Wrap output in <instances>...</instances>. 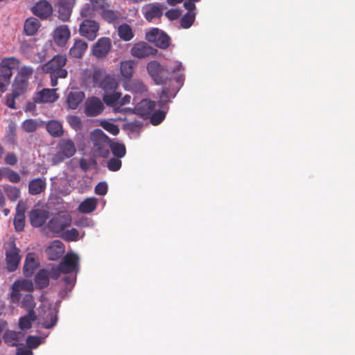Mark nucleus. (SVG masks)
Returning a JSON list of instances; mask_svg holds the SVG:
<instances>
[{"label": "nucleus", "instance_id": "f257e3e1", "mask_svg": "<svg viewBox=\"0 0 355 355\" xmlns=\"http://www.w3.org/2000/svg\"><path fill=\"white\" fill-rule=\"evenodd\" d=\"M147 71L151 78L157 85H163L166 83L168 76L177 73L175 81L181 87L184 83V74L182 64L180 62L175 61L173 66L170 68L163 67L156 60L150 61L148 63Z\"/></svg>", "mask_w": 355, "mask_h": 355}, {"label": "nucleus", "instance_id": "f03ea898", "mask_svg": "<svg viewBox=\"0 0 355 355\" xmlns=\"http://www.w3.org/2000/svg\"><path fill=\"white\" fill-rule=\"evenodd\" d=\"M67 62L65 55H56L44 64V70L49 73L52 87L58 85V78H65L67 76V70L64 69Z\"/></svg>", "mask_w": 355, "mask_h": 355}, {"label": "nucleus", "instance_id": "7ed1b4c3", "mask_svg": "<svg viewBox=\"0 0 355 355\" xmlns=\"http://www.w3.org/2000/svg\"><path fill=\"white\" fill-rule=\"evenodd\" d=\"M94 87L102 89L105 93L114 92L118 87L115 78L107 73L105 69H95L92 74Z\"/></svg>", "mask_w": 355, "mask_h": 355}, {"label": "nucleus", "instance_id": "20e7f679", "mask_svg": "<svg viewBox=\"0 0 355 355\" xmlns=\"http://www.w3.org/2000/svg\"><path fill=\"white\" fill-rule=\"evenodd\" d=\"M76 152L74 142L69 139H62L56 146V153L53 155L51 162L53 165H57L65 159L73 157Z\"/></svg>", "mask_w": 355, "mask_h": 355}, {"label": "nucleus", "instance_id": "39448f33", "mask_svg": "<svg viewBox=\"0 0 355 355\" xmlns=\"http://www.w3.org/2000/svg\"><path fill=\"white\" fill-rule=\"evenodd\" d=\"M14 57L4 58L0 62V95L6 91L12 75V68L18 64Z\"/></svg>", "mask_w": 355, "mask_h": 355}, {"label": "nucleus", "instance_id": "423d86ee", "mask_svg": "<svg viewBox=\"0 0 355 355\" xmlns=\"http://www.w3.org/2000/svg\"><path fill=\"white\" fill-rule=\"evenodd\" d=\"M6 268L9 272L15 271L21 261L20 250L16 246L15 241L4 244Z\"/></svg>", "mask_w": 355, "mask_h": 355}, {"label": "nucleus", "instance_id": "0eeeda50", "mask_svg": "<svg viewBox=\"0 0 355 355\" xmlns=\"http://www.w3.org/2000/svg\"><path fill=\"white\" fill-rule=\"evenodd\" d=\"M96 151L99 156L107 157L110 154V139L101 129H96L91 135Z\"/></svg>", "mask_w": 355, "mask_h": 355}, {"label": "nucleus", "instance_id": "6e6552de", "mask_svg": "<svg viewBox=\"0 0 355 355\" xmlns=\"http://www.w3.org/2000/svg\"><path fill=\"white\" fill-rule=\"evenodd\" d=\"M33 73V69L31 67H23L21 68L12 84V91L15 92V96H21L27 91L28 80Z\"/></svg>", "mask_w": 355, "mask_h": 355}, {"label": "nucleus", "instance_id": "1a4fd4ad", "mask_svg": "<svg viewBox=\"0 0 355 355\" xmlns=\"http://www.w3.org/2000/svg\"><path fill=\"white\" fill-rule=\"evenodd\" d=\"M71 224V217L64 213L53 216L48 222L46 227L53 233L62 234L64 230Z\"/></svg>", "mask_w": 355, "mask_h": 355}, {"label": "nucleus", "instance_id": "9d476101", "mask_svg": "<svg viewBox=\"0 0 355 355\" xmlns=\"http://www.w3.org/2000/svg\"><path fill=\"white\" fill-rule=\"evenodd\" d=\"M99 30L98 24L94 20L85 19L80 25L79 32L80 35L90 41L96 39Z\"/></svg>", "mask_w": 355, "mask_h": 355}, {"label": "nucleus", "instance_id": "9b49d317", "mask_svg": "<svg viewBox=\"0 0 355 355\" xmlns=\"http://www.w3.org/2000/svg\"><path fill=\"white\" fill-rule=\"evenodd\" d=\"M79 257L73 252H68L59 263L62 273L69 274L78 270Z\"/></svg>", "mask_w": 355, "mask_h": 355}, {"label": "nucleus", "instance_id": "f8f14e48", "mask_svg": "<svg viewBox=\"0 0 355 355\" xmlns=\"http://www.w3.org/2000/svg\"><path fill=\"white\" fill-rule=\"evenodd\" d=\"M76 3V0H57L56 8L59 19L63 21H68Z\"/></svg>", "mask_w": 355, "mask_h": 355}, {"label": "nucleus", "instance_id": "ddd939ff", "mask_svg": "<svg viewBox=\"0 0 355 355\" xmlns=\"http://www.w3.org/2000/svg\"><path fill=\"white\" fill-rule=\"evenodd\" d=\"M112 48V42L109 37H101L92 46V54L96 58H102L108 54Z\"/></svg>", "mask_w": 355, "mask_h": 355}, {"label": "nucleus", "instance_id": "4468645a", "mask_svg": "<svg viewBox=\"0 0 355 355\" xmlns=\"http://www.w3.org/2000/svg\"><path fill=\"white\" fill-rule=\"evenodd\" d=\"M103 109V104L98 97L92 96L85 101V113L87 116H96L100 114Z\"/></svg>", "mask_w": 355, "mask_h": 355}, {"label": "nucleus", "instance_id": "2eb2a0df", "mask_svg": "<svg viewBox=\"0 0 355 355\" xmlns=\"http://www.w3.org/2000/svg\"><path fill=\"white\" fill-rule=\"evenodd\" d=\"M157 50L146 42H142L135 44L131 49V55L137 58H144L156 53Z\"/></svg>", "mask_w": 355, "mask_h": 355}, {"label": "nucleus", "instance_id": "dca6fc26", "mask_svg": "<svg viewBox=\"0 0 355 355\" xmlns=\"http://www.w3.org/2000/svg\"><path fill=\"white\" fill-rule=\"evenodd\" d=\"M33 13L42 19H47L53 12V7L47 0H40L32 8Z\"/></svg>", "mask_w": 355, "mask_h": 355}, {"label": "nucleus", "instance_id": "f3484780", "mask_svg": "<svg viewBox=\"0 0 355 355\" xmlns=\"http://www.w3.org/2000/svg\"><path fill=\"white\" fill-rule=\"evenodd\" d=\"M31 225L34 227L42 226L49 218V211L44 209H35L28 213Z\"/></svg>", "mask_w": 355, "mask_h": 355}, {"label": "nucleus", "instance_id": "a211bd4d", "mask_svg": "<svg viewBox=\"0 0 355 355\" xmlns=\"http://www.w3.org/2000/svg\"><path fill=\"white\" fill-rule=\"evenodd\" d=\"M24 337V334L21 331H15L14 330L7 329L3 335V340L8 347H18L22 343H21Z\"/></svg>", "mask_w": 355, "mask_h": 355}, {"label": "nucleus", "instance_id": "6ab92c4d", "mask_svg": "<svg viewBox=\"0 0 355 355\" xmlns=\"http://www.w3.org/2000/svg\"><path fill=\"white\" fill-rule=\"evenodd\" d=\"M58 98L55 89H43L38 92L35 97L34 102L36 103H54Z\"/></svg>", "mask_w": 355, "mask_h": 355}, {"label": "nucleus", "instance_id": "aec40b11", "mask_svg": "<svg viewBox=\"0 0 355 355\" xmlns=\"http://www.w3.org/2000/svg\"><path fill=\"white\" fill-rule=\"evenodd\" d=\"M155 102L144 99L135 106V112L144 119H148L155 109Z\"/></svg>", "mask_w": 355, "mask_h": 355}, {"label": "nucleus", "instance_id": "412c9836", "mask_svg": "<svg viewBox=\"0 0 355 355\" xmlns=\"http://www.w3.org/2000/svg\"><path fill=\"white\" fill-rule=\"evenodd\" d=\"M64 252V245L62 242L59 240L53 241L46 250L48 259L51 261L58 259L62 257Z\"/></svg>", "mask_w": 355, "mask_h": 355}, {"label": "nucleus", "instance_id": "4be33fe9", "mask_svg": "<svg viewBox=\"0 0 355 355\" xmlns=\"http://www.w3.org/2000/svg\"><path fill=\"white\" fill-rule=\"evenodd\" d=\"M71 32L67 25H61L54 31L53 39L58 46H64L69 39Z\"/></svg>", "mask_w": 355, "mask_h": 355}, {"label": "nucleus", "instance_id": "5701e85b", "mask_svg": "<svg viewBox=\"0 0 355 355\" xmlns=\"http://www.w3.org/2000/svg\"><path fill=\"white\" fill-rule=\"evenodd\" d=\"M39 267V263L35 259L33 253H28L23 267L24 275L26 277H31Z\"/></svg>", "mask_w": 355, "mask_h": 355}, {"label": "nucleus", "instance_id": "b1692460", "mask_svg": "<svg viewBox=\"0 0 355 355\" xmlns=\"http://www.w3.org/2000/svg\"><path fill=\"white\" fill-rule=\"evenodd\" d=\"M144 14L146 19L150 22L154 19L160 18L162 16V8L159 4H149L144 8Z\"/></svg>", "mask_w": 355, "mask_h": 355}, {"label": "nucleus", "instance_id": "393cba45", "mask_svg": "<svg viewBox=\"0 0 355 355\" xmlns=\"http://www.w3.org/2000/svg\"><path fill=\"white\" fill-rule=\"evenodd\" d=\"M46 187L45 178H35L28 183V192L31 195L35 196L44 192Z\"/></svg>", "mask_w": 355, "mask_h": 355}, {"label": "nucleus", "instance_id": "a878e982", "mask_svg": "<svg viewBox=\"0 0 355 355\" xmlns=\"http://www.w3.org/2000/svg\"><path fill=\"white\" fill-rule=\"evenodd\" d=\"M88 48V44L83 40H75L73 45L69 49V55L72 58H81Z\"/></svg>", "mask_w": 355, "mask_h": 355}, {"label": "nucleus", "instance_id": "bb28decb", "mask_svg": "<svg viewBox=\"0 0 355 355\" xmlns=\"http://www.w3.org/2000/svg\"><path fill=\"white\" fill-rule=\"evenodd\" d=\"M50 272L47 269L40 270L35 276L34 281L36 288L43 289L49 284Z\"/></svg>", "mask_w": 355, "mask_h": 355}, {"label": "nucleus", "instance_id": "cd10ccee", "mask_svg": "<svg viewBox=\"0 0 355 355\" xmlns=\"http://www.w3.org/2000/svg\"><path fill=\"white\" fill-rule=\"evenodd\" d=\"M120 73L124 80H129L135 72L136 63L133 60H125L120 62Z\"/></svg>", "mask_w": 355, "mask_h": 355}, {"label": "nucleus", "instance_id": "c85d7f7f", "mask_svg": "<svg viewBox=\"0 0 355 355\" xmlns=\"http://www.w3.org/2000/svg\"><path fill=\"white\" fill-rule=\"evenodd\" d=\"M85 93L81 91L71 92L67 96V103L70 109H76L85 98Z\"/></svg>", "mask_w": 355, "mask_h": 355}, {"label": "nucleus", "instance_id": "c756f323", "mask_svg": "<svg viewBox=\"0 0 355 355\" xmlns=\"http://www.w3.org/2000/svg\"><path fill=\"white\" fill-rule=\"evenodd\" d=\"M40 27L39 20L35 17H29L26 19L24 25V31L26 35H34Z\"/></svg>", "mask_w": 355, "mask_h": 355}, {"label": "nucleus", "instance_id": "7c9ffc66", "mask_svg": "<svg viewBox=\"0 0 355 355\" xmlns=\"http://www.w3.org/2000/svg\"><path fill=\"white\" fill-rule=\"evenodd\" d=\"M47 132L53 137H61L64 135L62 125L58 121H50L46 124Z\"/></svg>", "mask_w": 355, "mask_h": 355}, {"label": "nucleus", "instance_id": "2f4dec72", "mask_svg": "<svg viewBox=\"0 0 355 355\" xmlns=\"http://www.w3.org/2000/svg\"><path fill=\"white\" fill-rule=\"evenodd\" d=\"M178 90L179 88L176 90H174L164 87L162 89L161 94H159L158 105L161 107H163L164 105H166L168 102H170L171 98H174L176 96Z\"/></svg>", "mask_w": 355, "mask_h": 355}, {"label": "nucleus", "instance_id": "473e14b6", "mask_svg": "<svg viewBox=\"0 0 355 355\" xmlns=\"http://www.w3.org/2000/svg\"><path fill=\"white\" fill-rule=\"evenodd\" d=\"M97 206V200L95 198H88L80 203L78 210L83 214H89L94 211Z\"/></svg>", "mask_w": 355, "mask_h": 355}, {"label": "nucleus", "instance_id": "72a5a7b5", "mask_svg": "<svg viewBox=\"0 0 355 355\" xmlns=\"http://www.w3.org/2000/svg\"><path fill=\"white\" fill-rule=\"evenodd\" d=\"M37 315L35 313H28L25 316L21 317L19 320V327L24 331L31 328L32 322L35 321Z\"/></svg>", "mask_w": 355, "mask_h": 355}, {"label": "nucleus", "instance_id": "f704fd0d", "mask_svg": "<svg viewBox=\"0 0 355 355\" xmlns=\"http://www.w3.org/2000/svg\"><path fill=\"white\" fill-rule=\"evenodd\" d=\"M119 37L123 41L128 42L134 37L132 28L127 24H123L117 29Z\"/></svg>", "mask_w": 355, "mask_h": 355}, {"label": "nucleus", "instance_id": "c9c22d12", "mask_svg": "<svg viewBox=\"0 0 355 355\" xmlns=\"http://www.w3.org/2000/svg\"><path fill=\"white\" fill-rule=\"evenodd\" d=\"M3 191L8 198L12 201L15 202L20 197V190L16 187L6 184L3 186Z\"/></svg>", "mask_w": 355, "mask_h": 355}, {"label": "nucleus", "instance_id": "e433bc0d", "mask_svg": "<svg viewBox=\"0 0 355 355\" xmlns=\"http://www.w3.org/2000/svg\"><path fill=\"white\" fill-rule=\"evenodd\" d=\"M40 125V123L37 120L28 119L21 123V128L24 132L31 133L36 131Z\"/></svg>", "mask_w": 355, "mask_h": 355}, {"label": "nucleus", "instance_id": "4c0bfd02", "mask_svg": "<svg viewBox=\"0 0 355 355\" xmlns=\"http://www.w3.org/2000/svg\"><path fill=\"white\" fill-rule=\"evenodd\" d=\"M129 90L135 94H144L147 92V86L141 80L135 79L128 85Z\"/></svg>", "mask_w": 355, "mask_h": 355}, {"label": "nucleus", "instance_id": "58836bf2", "mask_svg": "<svg viewBox=\"0 0 355 355\" xmlns=\"http://www.w3.org/2000/svg\"><path fill=\"white\" fill-rule=\"evenodd\" d=\"M121 93L112 92L105 93L103 97L104 103L108 106H114L121 98Z\"/></svg>", "mask_w": 355, "mask_h": 355}, {"label": "nucleus", "instance_id": "ea45409f", "mask_svg": "<svg viewBox=\"0 0 355 355\" xmlns=\"http://www.w3.org/2000/svg\"><path fill=\"white\" fill-rule=\"evenodd\" d=\"M121 14L118 11L105 10L102 12L101 16L108 23H116L120 18Z\"/></svg>", "mask_w": 355, "mask_h": 355}, {"label": "nucleus", "instance_id": "a19ab883", "mask_svg": "<svg viewBox=\"0 0 355 355\" xmlns=\"http://www.w3.org/2000/svg\"><path fill=\"white\" fill-rule=\"evenodd\" d=\"M61 237L66 241H77L79 239V232L76 228L67 230L62 232Z\"/></svg>", "mask_w": 355, "mask_h": 355}, {"label": "nucleus", "instance_id": "79ce46f5", "mask_svg": "<svg viewBox=\"0 0 355 355\" xmlns=\"http://www.w3.org/2000/svg\"><path fill=\"white\" fill-rule=\"evenodd\" d=\"M21 306L28 311V313H35L34 308L35 302L34 297L31 294H26L21 301Z\"/></svg>", "mask_w": 355, "mask_h": 355}, {"label": "nucleus", "instance_id": "37998d69", "mask_svg": "<svg viewBox=\"0 0 355 355\" xmlns=\"http://www.w3.org/2000/svg\"><path fill=\"white\" fill-rule=\"evenodd\" d=\"M195 20V13L188 12L180 19V24L183 28H189L193 24Z\"/></svg>", "mask_w": 355, "mask_h": 355}, {"label": "nucleus", "instance_id": "c03bdc74", "mask_svg": "<svg viewBox=\"0 0 355 355\" xmlns=\"http://www.w3.org/2000/svg\"><path fill=\"white\" fill-rule=\"evenodd\" d=\"M166 117V112L164 110L153 111L150 116V121L154 125H159Z\"/></svg>", "mask_w": 355, "mask_h": 355}, {"label": "nucleus", "instance_id": "a18cd8bd", "mask_svg": "<svg viewBox=\"0 0 355 355\" xmlns=\"http://www.w3.org/2000/svg\"><path fill=\"white\" fill-rule=\"evenodd\" d=\"M110 148L113 155L116 157L122 158L125 155V146L122 144L114 143L112 145H110Z\"/></svg>", "mask_w": 355, "mask_h": 355}, {"label": "nucleus", "instance_id": "49530a36", "mask_svg": "<svg viewBox=\"0 0 355 355\" xmlns=\"http://www.w3.org/2000/svg\"><path fill=\"white\" fill-rule=\"evenodd\" d=\"M3 176H5L10 182L18 183L21 180V177L18 173L9 168H3Z\"/></svg>", "mask_w": 355, "mask_h": 355}, {"label": "nucleus", "instance_id": "de8ad7c7", "mask_svg": "<svg viewBox=\"0 0 355 355\" xmlns=\"http://www.w3.org/2000/svg\"><path fill=\"white\" fill-rule=\"evenodd\" d=\"M169 37L166 34L162 33L159 35L155 43L157 47L164 49L169 46Z\"/></svg>", "mask_w": 355, "mask_h": 355}, {"label": "nucleus", "instance_id": "09e8293b", "mask_svg": "<svg viewBox=\"0 0 355 355\" xmlns=\"http://www.w3.org/2000/svg\"><path fill=\"white\" fill-rule=\"evenodd\" d=\"M13 224L16 232H22L25 227V215L15 214Z\"/></svg>", "mask_w": 355, "mask_h": 355}, {"label": "nucleus", "instance_id": "8fccbe9b", "mask_svg": "<svg viewBox=\"0 0 355 355\" xmlns=\"http://www.w3.org/2000/svg\"><path fill=\"white\" fill-rule=\"evenodd\" d=\"M67 122L69 125L75 130H80L83 128V123L80 119L75 115H71L67 117Z\"/></svg>", "mask_w": 355, "mask_h": 355}, {"label": "nucleus", "instance_id": "3c124183", "mask_svg": "<svg viewBox=\"0 0 355 355\" xmlns=\"http://www.w3.org/2000/svg\"><path fill=\"white\" fill-rule=\"evenodd\" d=\"M93 10L102 13L109 6L106 0H90Z\"/></svg>", "mask_w": 355, "mask_h": 355}, {"label": "nucleus", "instance_id": "603ef678", "mask_svg": "<svg viewBox=\"0 0 355 355\" xmlns=\"http://www.w3.org/2000/svg\"><path fill=\"white\" fill-rule=\"evenodd\" d=\"M21 289L18 286V284L14 282L12 286V292L10 293V300L12 303H18L21 297Z\"/></svg>", "mask_w": 355, "mask_h": 355}, {"label": "nucleus", "instance_id": "864d4df0", "mask_svg": "<svg viewBox=\"0 0 355 355\" xmlns=\"http://www.w3.org/2000/svg\"><path fill=\"white\" fill-rule=\"evenodd\" d=\"M76 277L66 276L63 278V281L64 282V288L61 291L64 294L67 293V292L71 291L73 288L75 282H76Z\"/></svg>", "mask_w": 355, "mask_h": 355}, {"label": "nucleus", "instance_id": "5fc2aeb1", "mask_svg": "<svg viewBox=\"0 0 355 355\" xmlns=\"http://www.w3.org/2000/svg\"><path fill=\"white\" fill-rule=\"evenodd\" d=\"M26 345L30 349L37 348L41 343V338L37 336H28L26 340Z\"/></svg>", "mask_w": 355, "mask_h": 355}, {"label": "nucleus", "instance_id": "6e6d98bb", "mask_svg": "<svg viewBox=\"0 0 355 355\" xmlns=\"http://www.w3.org/2000/svg\"><path fill=\"white\" fill-rule=\"evenodd\" d=\"M101 125L105 130H107L113 135H117L119 132V127L113 123L103 121L101 123Z\"/></svg>", "mask_w": 355, "mask_h": 355}, {"label": "nucleus", "instance_id": "4d7b16f0", "mask_svg": "<svg viewBox=\"0 0 355 355\" xmlns=\"http://www.w3.org/2000/svg\"><path fill=\"white\" fill-rule=\"evenodd\" d=\"M15 282L18 284V286L19 287L21 291H27L30 292L33 291V284L31 280H17Z\"/></svg>", "mask_w": 355, "mask_h": 355}, {"label": "nucleus", "instance_id": "13d9d810", "mask_svg": "<svg viewBox=\"0 0 355 355\" xmlns=\"http://www.w3.org/2000/svg\"><path fill=\"white\" fill-rule=\"evenodd\" d=\"M107 168L111 171H117L121 167V161L118 157H114L107 162Z\"/></svg>", "mask_w": 355, "mask_h": 355}, {"label": "nucleus", "instance_id": "bf43d9fd", "mask_svg": "<svg viewBox=\"0 0 355 355\" xmlns=\"http://www.w3.org/2000/svg\"><path fill=\"white\" fill-rule=\"evenodd\" d=\"M15 92L12 91L11 94H8L6 96V105L11 108V109H16L15 106V98H17L19 96H15Z\"/></svg>", "mask_w": 355, "mask_h": 355}, {"label": "nucleus", "instance_id": "052dcab7", "mask_svg": "<svg viewBox=\"0 0 355 355\" xmlns=\"http://www.w3.org/2000/svg\"><path fill=\"white\" fill-rule=\"evenodd\" d=\"M94 191L98 195L105 196L107 192V185L105 182H99L95 187Z\"/></svg>", "mask_w": 355, "mask_h": 355}, {"label": "nucleus", "instance_id": "680f3d73", "mask_svg": "<svg viewBox=\"0 0 355 355\" xmlns=\"http://www.w3.org/2000/svg\"><path fill=\"white\" fill-rule=\"evenodd\" d=\"M94 11L95 10H93L92 6H90L89 3H85L80 10V15L85 17H92Z\"/></svg>", "mask_w": 355, "mask_h": 355}, {"label": "nucleus", "instance_id": "e2e57ef3", "mask_svg": "<svg viewBox=\"0 0 355 355\" xmlns=\"http://www.w3.org/2000/svg\"><path fill=\"white\" fill-rule=\"evenodd\" d=\"M159 34L157 28H153L146 33V39L150 42H155Z\"/></svg>", "mask_w": 355, "mask_h": 355}, {"label": "nucleus", "instance_id": "0e129e2a", "mask_svg": "<svg viewBox=\"0 0 355 355\" xmlns=\"http://www.w3.org/2000/svg\"><path fill=\"white\" fill-rule=\"evenodd\" d=\"M5 162L7 164L14 166L17 163V157L13 153H8L4 158Z\"/></svg>", "mask_w": 355, "mask_h": 355}, {"label": "nucleus", "instance_id": "69168bd1", "mask_svg": "<svg viewBox=\"0 0 355 355\" xmlns=\"http://www.w3.org/2000/svg\"><path fill=\"white\" fill-rule=\"evenodd\" d=\"M27 209V205L25 202L23 200L19 201L17 207H16V211L15 214L19 215H25V212Z\"/></svg>", "mask_w": 355, "mask_h": 355}, {"label": "nucleus", "instance_id": "338daca9", "mask_svg": "<svg viewBox=\"0 0 355 355\" xmlns=\"http://www.w3.org/2000/svg\"><path fill=\"white\" fill-rule=\"evenodd\" d=\"M57 322V315L51 313L50 315V322L44 321L43 326L45 329H51L52 328Z\"/></svg>", "mask_w": 355, "mask_h": 355}, {"label": "nucleus", "instance_id": "774afa93", "mask_svg": "<svg viewBox=\"0 0 355 355\" xmlns=\"http://www.w3.org/2000/svg\"><path fill=\"white\" fill-rule=\"evenodd\" d=\"M165 15L170 20H175L180 17V12L177 10H169L166 12Z\"/></svg>", "mask_w": 355, "mask_h": 355}]
</instances>
